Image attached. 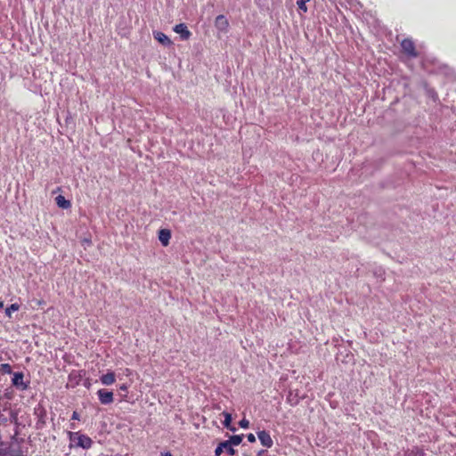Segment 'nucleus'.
Returning a JSON list of instances; mask_svg holds the SVG:
<instances>
[{
    "mask_svg": "<svg viewBox=\"0 0 456 456\" xmlns=\"http://www.w3.org/2000/svg\"><path fill=\"white\" fill-rule=\"evenodd\" d=\"M153 37L159 44L165 46L172 45L170 38L161 31H153Z\"/></svg>",
    "mask_w": 456,
    "mask_h": 456,
    "instance_id": "obj_9",
    "label": "nucleus"
},
{
    "mask_svg": "<svg viewBox=\"0 0 456 456\" xmlns=\"http://www.w3.org/2000/svg\"><path fill=\"white\" fill-rule=\"evenodd\" d=\"M100 402L102 404H110L113 402V393L106 389H100L97 392Z\"/></svg>",
    "mask_w": 456,
    "mask_h": 456,
    "instance_id": "obj_4",
    "label": "nucleus"
},
{
    "mask_svg": "<svg viewBox=\"0 0 456 456\" xmlns=\"http://www.w3.org/2000/svg\"><path fill=\"white\" fill-rule=\"evenodd\" d=\"M310 0H298L297 4L300 10H302L304 12L307 11L306 3H308Z\"/></svg>",
    "mask_w": 456,
    "mask_h": 456,
    "instance_id": "obj_17",
    "label": "nucleus"
},
{
    "mask_svg": "<svg viewBox=\"0 0 456 456\" xmlns=\"http://www.w3.org/2000/svg\"><path fill=\"white\" fill-rule=\"evenodd\" d=\"M3 307H4V302L0 301V309H2Z\"/></svg>",
    "mask_w": 456,
    "mask_h": 456,
    "instance_id": "obj_23",
    "label": "nucleus"
},
{
    "mask_svg": "<svg viewBox=\"0 0 456 456\" xmlns=\"http://www.w3.org/2000/svg\"><path fill=\"white\" fill-rule=\"evenodd\" d=\"M223 415L224 417V420L223 422L224 426L232 431H235V428L231 426L232 415L228 412H223Z\"/></svg>",
    "mask_w": 456,
    "mask_h": 456,
    "instance_id": "obj_13",
    "label": "nucleus"
},
{
    "mask_svg": "<svg viewBox=\"0 0 456 456\" xmlns=\"http://www.w3.org/2000/svg\"><path fill=\"white\" fill-rule=\"evenodd\" d=\"M405 456H424V452L419 448H414L405 452Z\"/></svg>",
    "mask_w": 456,
    "mask_h": 456,
    "instance_id": "obj_15",
    "label": "nucleus"
},
{
    "mask_svg": "<svg viewBox=\"0 0 456 456\" xmlns=\"http://www.w3.org/2000/svg\"><path fill=\"white\" fill-rule=\"evenodd\" d=\"M171 238V232L167 229H162L159 232V240L163 246H167Z\"/></svg>",
    "mask_w": 456,
    "mask_h": 456,
    "instance_id": "obj_10",
    "label": "nucleus"
},
{
    "mask_svg": "<svg viewBox=\"0 0 456 456\" xmlns=\"http://www.w3.org/2000/svg\"><path fill=\"white\" fill-rule=\"evenodd\" d=\"M258 439L261 444L265 447L270 448L273 446V442L271 436L265 430L257 433Z\"/></svg>",
    "mask_w": 456,
    "mask_h": 456,
    "instance_id": "obj_6",
    "label": "nucleus"
},
{
    "mask_svg": "<svg viewBox=\"0 0 456 456\" xmlns=\"http://www.w3.org/2000/svg\"><path fill=\"white\" fill-rule=\"evenodd\" d=\"M0 372L1 373H6V374H10L12 373V368H11V365L8 364V363H2L0 365Z\"/></svg>",
    "mask_w": 456,
    "mask_h": 456,
    "instance_id": "obj_16",
    "label": "nucleus"
},
{
    "mask_svg": "<svg viewBox=\"0 0 456 456\" xmlns=\"http://www.w3.org/2000/svg\"><path fill=\"white\" fill-rule=\"evenodd\" d=\"M242 441V436H232L229 440L222 442L216 449V456H220L223 452V448H226V452L229 455L232 456L235 454L233 446L239 445Z\"/></svg>",
    "mask_w": 456,
    "mask_h": 456,
    "instance_id": "obj_1",
    "label": "nucleus"
},
{
    "mask_svg": "<svg viewBox=\"0 0 456 456\" xmlns=\"http://www.w3.org/2000/svg\"><path fill=\"white\" fill-rule=\"evenodd\" d=\"M100 380L102 385H105V386L112 385L116 381L115 373L112 371H109L106 374L102 375L100 378Z\"/></svg>",
    "mask_w": 456,
    "mask_h": 456,
    "instance_id": "obj_11",
    "label": "nucleus"
},
{
    "mask_svg": "<svg viewBox=\"0 0 456 456\" xmlns=\"http://www.w3.org/2000/svg\"><path fill=\"white\" fill-rule=\"evenodd\" d=\"M161 456H172L170 452L161 453Z\"/></svg>",
    "mask_w": 456,
    "mask_h": 456,
    "instance_id": "obj_22",
    "label": "nucleus"
},
{
    "mask_svg": "<svg viewBox=\"0 0 456 456\" xmlns=\"http://www.w3.org/2000/svg\"><path fill=\"white\" fill-rule=\"evenodd\" d=\"M23 378L22 372H15L12 380V385L21 391L27 390L28 387V384L23 381Z\"/></svg>",
    "mask_w": 456,
    "mask_h": 456,
    "instance_id": "obj_3",
    "label": "nucleus"
},
{
    "mask_svg": "<svg viewBox=\"0 0 456 456\" xmlns=\"http://www.w3.org/2000/svg\"><path fill=\"white\" fill-rule=\"evenodd\" d=\"M69 435L70 441L76 443L77 446L84 449H88L92 446L93 441L90 437L85 435H80L77 432H69Z\"/></svg>",
    "mask_w": 456,
    "mask_h": 456,
    "instance_id": "obj_2",
    "label": "nucleus"
},
{
    "mask_svg": "<svg viewBox=\"0 0 456 456\" xmlns=\"http://www.w3.org/2000/svg\"><path fill=\"white\" fill-rule=\"evenodd\" d=\"M401 45H402V48H403V52L406 53L408 55H410L411 57H416L417 56V53L415 51L414 44H413V42L411 40L404 39V40H403Z\"/></svg>",
    "mask_w": 456,
    "mask_h": 456,
    "instance_id": "obj_5",
    "label": "nucleus"
},
{
    "mask_svg": "<svg viewBox=\"0 0 456 456\" xmlns=\"http://www.w3.org/2000/svg\"><path fill=\"white\" fill-rule=\"evenodd\" d=\"M56 204L62 209H68L71 207L69 200H66L62 195H59L55 198Z\"/></svg>",
    "mask_w": 456,
    "mask_h": 456,
    "instance_id": "obj_12",
    "label": "nucleus"
},
{
    "mask_svg": "<svg viewBox=\"0 0 456 456\" xmlns=\"http://www.w3.org/2000/svg\"><path fill=\"white\" fill-rule=\"evenodd\" d=\"M20 308V305L18 304H12L10 306H8L6 309H5V314L11 318L12 317V314L13 312H16L18 311Z\"/></svg>",
    "mask_w": 456,
    "mask_h": 456,
    "instance_id": "obj_14",
    "label": "nucleus"
},
{
    "mask_svg": "<svg viewBox=\"0 0 456 456\" xmlns=\"http://www.w3.org/2000/svg\"><path fill=\"white\" fill-rule=\"evenodd\" d=\"M174 31L179 34L181 38L183 40H187L191 35L187 26L183 23L175 25L174 28Z\"/></svg>",
    "mask_w": 456,
    "mask_h": 456,
    "instance_id": "obj_8",
    "label": "nucleus"
},
{
    "mask_svg": "<svg viewBox=\"0 0 456 456\" xmlns=\"http://www.w3.org/2000/svg\"><path fill=\"white\" fill-rule=\"evenodd\" d=\"M71 428H72V429H75V428H75V426H74L73 424H71Z\"/></svg>",
    "mask_w": 456,
    "mask_h": 456,
    "instance_id": "obj_24",
    "label": "nucleus"
},
{
    "mask_svg": "<svg viewBox=\"0 0 456 456\" xmlns=\"http://www.w3.org/2000/svg\"><path fill=\"white\" fill-rule=\"evenodd\" d=\"M71 419H79V414H78V412H77V411H73Z\"/></svg>",
    "mask_w": 456,
    "mask_h": 456,
    "instance_id": "obj_20",
    "label": "nucleus"
},
{
    "mask_svg": "<svg viewBox=\"0 0 456 456\" xmlns=\"http://www.w3.org/2000/svg\"><path fill=\"white\" fill-rule=\"evenodd\" d=\"M239 424L242 428H248L249 426V421L246 419H242Z\"/></svg>",
    "mask_w": 456,
    "mask_h": 456,
    "instance_id": "obj_18",
    "label": "nucleus"
},
{
    "mask_svg": "<svg viewBox=\"0 0 456 456\" xmlns=\"http://www.w3.org/2000/svg\"><path fill=\"white\" fill-rule=\"evenodd\" d=\"M216 28L221 32H226L229 28V21L224 15H218L215 20Z\"/></svg>",
    "mask_w": 456,
    "mask_h": 456,
    "instance_id": "obj_7",
    "label": "nucleus"
},
{
    "mask_svg": "<svg viewBox=\"0 0 456 456\" xmlns=\"http://www.w3.org/2000/svg\"><path fill=\"white\" fill-rule=\"evenodd\" d=\"M120 390L126 391L127 390V387L126 385H122V386H120Z\"/></svg>",
    "mask_w": 456,
    "mask_h": 456,
    "instance_id": "obj_21",
    "label": "nucleus"
},
{
    "mask_svg": "<svg viewBox=\"0 0 456 456\" xmlns=\"http://www.w3.org/2000/svg\"><path fill=\"white\" fill-rule=\"evenodd\" d=\"M247 438L249 443H255L256 442V436L253 434H248L247 436Z\"/></svg>",
    "mask_w": 456,
    "mask_h": 456,
    "instance_id": "obj_19",
    "label": "nucleus"
}]
</instances>
